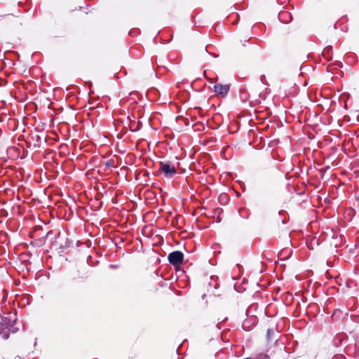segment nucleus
Segmentation results:
<instances>
[{"label": "nucleus", "mask_w": 359, "mask_h": 359, "mask_svg": "<svg viewBox=\"0 0 359 359\" xmlns=\"http://www.w3.org/2000/svg\"><path fill=\"white\" fill-rule=\"evenodd\" d=\"M168 259L174 266H179L183 262L184 255L181 251L176 250L168 255Z\"/></svg>", "instance_id": "f257e3e1"}, {"label": "nucleus", "mask_w": 359, "mask_h": 359, "mask_svg": "<svg viewBox=\"0 0 359 359\" xmlns=\"http://www.w3.org/2000/svg\"><path fill=\"white\" fill-rule=\"evenodd\" d=\"M159 169L167 177H172L177 173L175 166L172 165L170 162H160Z\"/></svg>", "instance_id": "f03ea898"}, {"label": "nucleus", "mask_w": 359, "mask_h": 359, "mask_svg": "<svg viewBox=\"0 0 359 359\" xmlns=\"http://www.w3.org/2000/svg\"><path fill=\"white\" fill-rule=\"evenodd\" d=\"M214 91L215 93L220 95L222 97H224L227 95L229 91V85H222L220 83L216 84L214 86Z\"/></svg>", "instance_id": "7ed1b4c3"}, {"label": "nucleus", "mask_w": 359, "mask_h": 359, "mask_svg": "<svg viewBox=\"0 0 359 359\" xmlns=\"http://www.w3.org/2000/svg\"><path fill=\"white\" fill-rule=\"evenodd\" d=\"M249 40V38L245 37L243 40H240L238 43H237L236 46L238 48H240L241 46H245V43L247 42Z\"/></svg>", "instance_id": "20e7f679"}, {"label": "nucleus", "mask_w": 359, "mask_h": 359, "mask_svg": "<svg viewBox=\"0 0 359 359\" xmlns=\"http://www.w3.org/2000/svg\"><path fill=\"white\" fill-rule=\"evenodd\" d=\"M2 320H4L2 325L3 327H7L8 326L10 325V320H8L7 318L4 317V318H2Z\"/></svg>", "instance_id": "39448f33"}, {"label": "nucleus", "mask_w": 359, "mask_h": 359, "mask_svg": "<svg viewBox=\"0 0 359 359\" xmlns=\"http://www.w3.org/2000/svg\"><path fill=\"white\" fill-rule=\"evenodd\" d=\"M271 334H273V330H267V337L269 339L270 338V336H271Z\"/></svg>", "instance_id": "423d86ee"}, {"label": "nucleus", "mask_w": 359, "mask_h": 359, "mask_svg": "<svg viewBox=\"0 0 359 359\" xmlns=\"http://www.w3.org/2000/svg\"><path fill=\"white\" fill-rule=\"evenodd\" d=\"M141 125H142V123L140 122H138L137 126L136 128L134 129V130H137L140 128Z\"/></svg>", "instance_id": "0eeeda50"}]
</instances>
